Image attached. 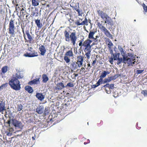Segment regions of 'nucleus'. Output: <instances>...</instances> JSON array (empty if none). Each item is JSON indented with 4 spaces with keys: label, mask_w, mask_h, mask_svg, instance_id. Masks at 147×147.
<instances>
[{
    "label": "nucleus",
    "mask_w": 147,
    "mask_h": 147,
    "mask_svg": "<svg viewBox=\"0 0 147 147\" xmlns=\"http://www.w3.org/2000/svg\"><path fill=\"white\" fill-rule=\"evenodd\" d=\"M40 78H36V79H34L32 81H30L28 83V84L30 85H32L33 84H37L40 83Z\"/></svg>",
    "instance_id": "obj_13"
},
{
    "label": "nucleus",
    "mask_w": 147,
    "mask_h": 147,
    "mask_svg": "<svg viewBox=\"0 0 147 147\" xmlns=\"http://www.w3.org/2000/svg\"><path fill=\"white\" fill-rule=\"evenodd\" d=\"M143 8L144 10L146 11L147 9V6L144 3H143L142 5Z\"/></svg>",
    "instance_id": "obj_43"
},
{
    "label": "nucleus",
    "mask_w": 147,
    "mask_h": 147,
    "mask_svg": "<svg viewBox=\"0 0 147 147\" xmlns=\"http://www.w3.org/2000/svg\"><path fill=\"white\" fill-rule=\"evenodd\" d=\"M39 50L40 52V54L42 55H44L46 51L44 45H42L39 48Z\"/></svg>",
    "instance_id": "obj_9"
},
{
    "label": "nucleus",
    "mask_w": 147,
    "mask_h": 147,
    "mask_svg": "<svg viewBox=\"0 0 147 147\" xmlns=\"http://www.w3.org/2000/svg\"><path fill=\"white\" fill-rule=\"evenodd\" d=\"M64 34L65 37V40L67 42L70 41V32L65 30L64 32Z\"/></svg>",
    "instance_id": "obj_10"
},
{
    "label": "nucleus",
    "mask_w": 147,
    "mask_h": 147,
    "mask_svg": "<svg viewBox=\"0 0 147 147\" xmlns=\"http://www.w3.org/2000/svg\"><path fill=\"white\" fill-rule=\"evenodd\" d=\"M77 5H78V7H77V5H76V7L75 6L74 7V10H76V11H77V10H79V4L78 3H77Z\"/></svg>",
    "instance_id": "obj_44"
},
{
    "label": "nucleus",
    "mask_w": 147,
    "mask_h": 147,
    "mask_svg": "<svg viewBox=\"0 0 147 147\" xmlns=\"http://www.w3.org/2000/svg\"><path fill=\"white\" fill-rule=\"evenodd\" d=\"M73 53L72 51L71 50L69 51L66 53L65 54V55L66 56H69L70 57L72 56L73 55Z\"/></svg>",
    "instance_id": "obj_32"
},
{
    "label": "nucleus",
    "mask_w": 147,
    "mask_h": 147,
    "mask_svg": "<svg viewBox=\"0 0 147 147\" xmlns=\"http://www.w3.org/2000/svg\"><path fill=\"white\" fill-rule=\"evenodd\" d=\"M87 20V19L85 18L84 20L82 21V22H84V25L88 23Z\"/></svg>",
    "instance_id": "obj_51"
},
{
    "label": "nucleus",
    "mask_w": 147,
    "mask_h": 147,
    "mask_svg": "<svg viewBox=\"0 0 147 147\" xmlns=\"http://www.w3.org/2000/svg\"><path fill=\"white\" fill-rule=\"evenodd\" d=\"M22 31L23 33V34H24V38H25V39H26V38L25 37V33H24V29H22Z\"/></svg>",
    "instance_id": "obj_58"
},
{
    "label": "nucleus",
    "mask_w": 147,
    "mask_h": 147,
    "mask_svg": "<svg viewBox=\"0 0 147 147\" xmlns=\"http://www.w3.org/2000/svg\"><path fill=\"white\" fill-rule=\"evenodd\" d=\"M96 63V60H94L93 61L92 63V65L94 64H95V63Z\"/></svg>",
    "instance_id": "obj_61"
},
{
    "label": "nucleus",
    "mask_w": 147,
    "mask_h": 147,
    "mask_svg": "<svg viewBox=\"0 0 147 147\" xmlns=\"http://www.w3.org/2000/svg\"><path fill=\"white\" fill-rule=\"evenodd\" d=\"M42 82L46 83L49 80V78L47 75L44 74L42 75Z\"/></svg>",
    "instance_id": "obj_20"
},
{
    "label": "nucleus",
    "mask_w": 147,
    "mask_h": 147,
    "mask_svg": "<svg viewBox=\"0 0 147 147\" xmlns=\"http://www.w3.org/2000/svg\"><path fill=\"white\" fill-rule=\"evenodd\" d=\"M44 110V107L40 106L36 109V112L39 114H41L43 113Z\"/></svg>",
    "instance_id": "obj_15"
},
{
    "label": "nucleus",
    "mask_w": 147,
    "mask_h": 147,
    "mask_svg": "<svg viewBox=\"0 0 147 147\" xmlns=\"http://www.w3.org/2000/svg\"><path fill=\"white\" fill-rule=\"evenodd\" d=\"M9 84L12 88L16 90H19L21 88L20 82L13 75L9 81Z\"/></svg>",
    "instance_id": "obj_2"
},
{
    "label": "nucleus",
    "mask_w": 147,
    "mask_h": 147,
    "mask_svg": "<svg viewBox=\"0 0 147 147\" xmlns=\"http://www.w3.org/2000/svg\"><path fill=\"white\" fill-rule=\"evenodd\" d=\"M35 22L38 28H41L42 27V24L40 22V20L38 19L36 20Z\"/></svg>",
    "instance_id": "obj_17"
},
{
    "label": "nucleus",
    "mask_w": 147,
    "mask_h": 147,
    "mask_svg": "<svg viewBox=\"0 0 147 147\" xmlns=\"http://www.w3.org/2000/svg\"><path fill=\"white\" fill-rule=\"evenodd\" d=\"M25 32L27 35L28 39L30 41H31L33 39V38L32 36L30 34L28 30H26Z\"/></svg>",
    "instance_id": "obj_24"
},
{
    "label": "nucleus",
    "mask_w": 147,
    "mask_h": 147,
    "mask_svg": "<svg viewBox=\"0 0 147 147\" xmlns=\"http://www.w3.org/2000/svg\"><path fill=\"white\" fill-rule=\"evenodd\" d=\"M85 69V68L84 67H82L81 68V69H80V73H79V74H82V73L81 72V71H84Z\"/></svg>",
    "instance_id": "obj_52"
},
{
    "label": "nucleus",
    "mask_w": 147,
    "mask_h": 147,
    "mask_svg": "<svg viewBox=\"0 0 147 147\" xmlns=\"http://www.w3.org/2000/svg\"><path fill=\"white\" fill-rule=\"evenodd\" d=\"M98 86H97V84H95L93 85V88H95Z\"/></svg>",
    "instance_id": "obj_59"
},
{
    "label": "nucleus",
    "mask_w": 147,
    "mask_h": 147,
    "mask_svg": "<svg viewBox=\"0 0 147 147\" xmlns=\"http://www.w3.org/2000/svg\"><path fill=\"white\" fill-rule=\"evenodd\" d=\"M107 41L108 42L107 44L108 45L109 49H111L112 48V47L113 45V44L111 42V41L109 39L107 40Z\"/></svg>",
    "instance_id": "obj_25"
},
{
    "label": "nucleus",
    "mask_w": 147,
    "mask_h": 147,
    "mask_svg": "<svg viewBox=\"0 0 147 147\" xmlns=\"http://www.w3.org/2000/svg\"><path fill=\"white\" fill-rule=\"evenodd\" d=\"M57 86L58 89H61L65 87L63 83L62 82L59 83L57 85Z\"/></svg>",
    "instance_id": "obj_28"
},
{
    "label": "nucleus",
    "mask_w": 147,
    "mask_h": 147,
    "mask_svg": "<svg viewBox=\"0 0 147 147\" xmlns=\"http://www.w3.org/2000/svg\"><path fill=\"white\" fill-rule=\"evenodd\" d=\"M105 90L107 93L108 94H110L111 93V90L109 89L108 90L107 89H106V88H105Z\"/></svg>",
    "instance_id": "obj_49"
},
{
    "label": "nucleus",
    "mask_w": 147,
    "mask_h": 147,
    "mask_svg": "<svg viewBox=\"0 0 147 147\" xmlns=\"http://www.w3.org/2000/svg\"><path fill=\"white\" fill-rule=\"evenodd\" d=\"M99 28L101 30L104 32L107 30V29L104 26L101 24L100 25Z\"/></svg>",
    "instance_id": "obj_35"
},
{
    "label": "nucleus",
    "mask_w": 147,
    "mask_h": 147,
    "mask_svg": "<svg viewBox=\"0 0 147 147\" xmlns=\"http://www.w3.org/2000/svg\"><path fill=\"white\" fill-rule=\"evenodd\" d=\"M82 19H80L79 20H77L75 22V24H76L77 26H78L81 25H84V22H80L82 21Z\"/></svg>",
    "instance_id": "obj_16"
},
{
    "label": "nucleus",
    "mask_w": 147,
    "mask_h": 147,
    "mask_svg": "<svg viewBox=\"0 0 147 147\" xmlns=\"http://www.w3.org/2000/svg\"><path fill=\"white\" fill-rule=\"evenodd\" d=\"M64 59L67 63H68L70 62V59L68 57L66 56L65 55L64 57Z\"/></svg>",
    "instance_id": "obj_36"
},
{
    "label": "nucleus",
    "mask_w": 147,
    "mask_h": 147,
    "mask_svg": "<svg viewBox=\"0 0 147 147\" xmlns=\"http://www.w3.org/2000/svg\"><path fill=\"white\" fill-rule=\"evenodd\" d=\"M12 123L15 127H20L22 126L21 123L15 119H12Z\"/></svg>",
    "instance_id": "obj_7"
},
{
    "label": "nucleus",
    "mask_w": 147,
    "mask_h": 147,
    "mask_svg": "<svg viewBox=\"0 0 147 147\" xmlns=\"http://www.w3.org/2000/svg\"><path fill=\"white\" fill-rule=\"evenodd\" d=\"M77 61L76 63L77 64L78 63H83V57L81 56H78L77 57Z\"/></svg>",
    "instance_id": "obj_27"
},
{
    "label": "nucleus",
    "mask_w": 147,
    "mask_h": 147,
    "mask_svg": "<svg viewBox=\"0 0 147 147\" xmlns=\"http://www.w3.org/2000/svg\"><path fill=\"white\" fill-rule=\"evenodd\" d=\"M24 56L26 57H36L38 56L37 53L36 52H34V53H30L25 54Z\"/></svg>",
    "instance_id": "obj_11"
},
{
    "label": "nucleus",
    "mask_w": 147,
    "mask_h": 147,
    "mask_svg": "<svg viewBox=\"0 0 147 147\" xmlns=\"http://www.w3.org/2000/svg\"><path fill=\"white\" fill-rule=\"evenodd\" d=\"M32 47H30V48H28V50L30 51H32Z\"/></svg>",
    "instance_id": "obj_62"
},
{
    "label": "nucleus",
    "mask_w": 147,
    "mask_h": 147,
    "mask_svg": "<svg viewBox=\"0 0 147 147\" xmlns=\"http://www.w3.org/2000/svg\"><path fill=\"white\" fill-rule=\"evenodd\" d=\"M7 83L3 84L0 86V90H1L5 88L7 86Z\"/></svg>",
    "instance_id": "obj_37"
},
{
    "label": "nucleus",
    "mask_w": 147,
    "mask_h": 147,
    "mask_svg": "<svg viewBox=\"0 0 147 147\" xmlns=\"http://www.w3.org/2000/svg\"><path fill=\"white\" fill-rule=\"evenodd\" d=\"M98 13L100 16L101 18L104 19L108 15L106 13L103 12L102 11L98 10L97 11Z\"/></svg>",
    "instance_id": "obj_8"
},
{
    "label": "nucleus",
    "mask_w": 147,
    "mask_h": 147,
    "mask_svg": "<svg viewBox=\"0 0 147 147\" xmlns=\"http://www.w3.org/2000/svg\"><path fill=\"white\" fill-rule=\"evenodd\" d=\"M10 122H10V120H8V121H7V123H8V124H10Z\"/></svg>",
    "instance_id": "obj_63"
},
{
    "label": "nucleus",
    "mask_w": 147,
    "mask_h": 147,
    "mask_svg": "<svg viewBox=\"0 0 147 147\" xmlns=\"http://www.w3.org/2000/svg\"><path fill=\"white\" fill-rule=\"evenodd\" d=\"M92 42V40L90 39H87L85 40L83 44L82 45H89Z\"/></svg>",
    "instance_id": "obj_22"
},
{
    "label": "nucleus",
    "mask_w": 147,
    "mask_h": 147,
    "mask_svg": "<svg viewBox=\"0 0 147 147\" xmlns=\"http://www.w3.org/2000/svg\"><path fill=\"white\" fill-rule=\"evenodd\" d=\"M118 49L122 57L125 60L129 61V65L133 66L136 62V56L131 53H127L120 46H118Z\"/></svg>",
    "instance_id": "obj_1"
},
{
    "label": "nucleus",
    "mask_w": 147,
    "mask_h": 147,
    "mask_svg": "<svg viewBox=\"0 0 147 147\" xmlns=\"http://www.w3.org/2000/svg\"><path fill=\"white\" fill-rule=\"evenodd\" d=\"M82 63H78V64H77V65H78V67H80L82 65Z\"/></svg>",
    "instance_id": "obj_54"
},
{
    "label": "nucleus",
    "mask_w": 147,
    "mask_h": 147,
    "mask_svg": "<svg viewBox=\"0 0 147 147\" xmlns=\"http://www.w3.org/2000/svg\"><path fill=\"white\" fill-rule=\"evenodd\" d=\"M70 40L71 42L73 45H75L76 44V41L77 39V37L76 36V32H73L71 33L70 35Z\"/></svg>",
    "instance_id": "obj_5"
},
{
    "label": "nucleus",
    "mask_w": 147,
    "mask_h": 147,
    "mask_svg": "<svg viewBox=\"0 0 147 147\" xmlns=\"http://www.w3.org/2000/svg\"><path fill=\"white\" fill-rule=\"evenodd\" d=\"M15 28L14 26V22L13 20L11 19L9 22V33L13 35L15 32Z\"/></svg>",
    "instance_id": "obj_4"
},
{
    "label": "nucleus",
    "mask_w": 147,
    "mask_h": 147,
    "mask_svg": "<svg viewBox=\"0 0 147 147\" xmlns=\"http://www.w3.org/2000/svg\"><path fill=\"white\" fill-rule=\"evenodd\" d=\"M110 72L107 71H104L101 74L100 76V78H105L106 76L107 75L109 74Z\"/></svg>",
    "instance_id": "obj_19"
},
{
    "label": "nucleus",
    "mask_w": 147,
    "mask_h": 147,
    "mask_svg": "<svg viewBox=\"0 0 147 147\" xmlns=\"http://www.w3.org/2000/svg\"><path fill=\"white\" fill-rule=\"evenodd\" d=\"M93 39L94 40V41L96 42H97L98 41H99V39H98L97 38H94V39Z\"/></svg>",
    "instance_id": "obj_53"
},
{
    "label": "nucleus",
    "mask_w": 147,
    "mask_h": 147,
    "mask_svg": "<svg viewBox=\"0 0 147 147\" xmlns=\"http://www.w3.org/2000/svg\"><path fill=\"white\" fill-rule=\"evenodd\" d=\"M67 86L70 87H73L74 85L73 84L69 82L67 84Z\"/></svg>",
    "instance_id": "obj_45"
},
{
    "label": "nucleus",
    "mask_w": 147,
    "mask_h": 147,
    "mask_svg": "<svg viewBox=\"0 0 147 147\" xmlns=\"http://www.w3.org/2000/svg\"><path fill=\"white\" fill-rule=\"evenodd\" d=\"M109 84H107L105 85H104L102 87V88L103 87H105L106 88V87H108L109 88Z\"/></svg>",
    "instance_id": "obj_50"
},
{
    "label": "nucleus",
    "mask_w": 147,
    "mask_h": 147,
    "mask_svg": "<svg viewBox=\"0 0 147 147\" xmlns=\"http://www.w3.org/2000/svg\"><path fill=\"white\" fill-rule=\"evenodd\" d=\"M32 138L33 140H35V138H34V136H33L32 137Z\"/></svg>",
    "instance_id": "obj_64"
},
{
    "label": "nucleus",
    "mask_w": 147,
    "mask_h": 147,
    "mask_svg": "<svg viewBox=\"0 0 147 147\" xmlns=\"http://www.w3.org/2000/svg\"><path fill=\"white\" fill-rule=\"evenodd\" d=\"M112 80L111 77L108 78L107 79H104L103 80V83L105 84L106 83L110 82Z\"/></svg>",
    "instance_id": "obj_33"
},
{
    "label": "nucleus",
    "mask_w": 147,
    "mask_h": 147,
    "mask_svg": "<svg viewBox=\"0 0 147 147\" xmlns=\"http://www.w3.org/2000/svg\"><path fill=\"white\" fill-rule=\"evenodd\" d=\"M36 96L39 100L40 101H42L43 100L45 97V95L40 93H37L36 94Z\"/></svg>",
    "instance_id": "obj_12"
},
{
    "label": "nucleus",
    "mask_w": 147,
    "mask_h": 147,
    "mask_svg": "<svg viewBox=\"0 0 147 147\" xmlns=\"http://www.w3.org/2000/svg\"><path fill=\"white\" fill-rule=\"evenodd\" d=\"M5 109L4 102L1 101L0 103V112H3Z\"/></svg>",
    "instance_id": "obj_18"
},
{
    "label": "nucleus",
    "mask_w": 147,
    "mask_h": 147,
    "mask_svg": "<svg viewBox=\"0 0 147 147\" xmlns=\"http://www.w3.org/2000/svg\"><path fill=\"white\" fill-rule=\"evenodd\" d=\"M141 93L144 96H147V90H143L142 91Z\"/></svg>",
    "instance_id": "obj_40"
},
{
    "label": "nucleus",
    "mask_w": 147,
    "mask_h": 147,
    "mask_svg": "<svg viewBox=\"0 0 147 147\" xmlns=\"http://www.w3.org/2000/svg\"><path fill=\"white\" fill-rule=\"evenodd\" d=\"M71 65H72V68L73 69H75L77 68V63L76 62H73L71 63Z\"/></svg>",
    "instance_id": "obj_34"
},
{
    "label": "nucleus",
    "mask_w": 147,
    "mask_h": 147,
    "mask_svg": "<svg viewBox=\"0 0 147 147\" xmlns=\"http://www.w3.org/2000/svg\"><path fill=\"white\" fill-rule=\"evenodd\" d=\"M112 48H111V49H109V50L110 51V53L111 54H113V50H112Z\"/></svg>",
    "instance_id": "obj_56"
},
{
    "label": "nucleus",
    "mask_w": 147,
    "mask_h": 147,
    "mask_svg": "<svg viewBox=\"0 0 147 147\" xmlns=\"http://www.w3.org/2000/svg\"><path fill=\"white\" fill-rule=\"evenodd\" d=\"M114 60L117 61V63L118 65H119L121 63L124 64L127 63L129 66V61L124 59L122 57H119L120 53H116L113 54V53Z\"/></svg>",
    "instance_id": "obj_3"
},
{
    "label": "nucleus",
    "mask_w": 147,
    "mask_h": 147,
    "mask_svg": "<svg viewBox=\"0 0 147 147\" xmlns=\"http://www.w3.org/2000/svg\"><path fill=\"white\" fill-rule=\"evenodd\" d=\"M102 83V78H100L96 84H97V86H99Z\"/></svg>",
    "instance_id": "obj_38"
},
{
    "label": "nucleus",
    "mask_w": 147,
    "mask_h": 147,
    "mask_svg": "<svg viewBox=\"0 0 147 147\" xmlns=\"http://www.w3.org/2000/svg\"><path fill=\"white\" fill-rule=\"evenodd\" d=\"M84 51L86 52L85 55L87 57L88 59H89L90 58V56L91 55V49H88L87 50H84Z\"/></svg>",
    "instance_id": "obj_21"
},
{
    "label": "nucleus",
    "mask_w": 147,
    "mask_h": 147,
    "mask_svg": "<svg viewBox=\"0 0 147 147\" xmlns=\"http://www.w3.org/2000/svg\"><path fill=\"white\" fill-rule=\"evenodd\" d=\"M95 33V32L90 31L88 36L89 38L90 39H94L93 36Z\"/></svg>",
    "instance_id": "obj_23"
},
{
    "label": "nucleus",
    "mask_w": 147,
    "mask_h": 147,
    "mask_svg": "<svg viewBox=\"0 0 147 147\" xmlns=\"http://www.w3.org/2000/svg\"><path fill=\"white\" fill-rule=\"evenodd\" d=\"M17 79H20L23 78V76L22 74L20 72H18L14 76Z\"/></svg>",
    "instance_id": "obj_30"
},
{
    "label": "nucleus",
    "mask_w": 147,
    "mask_h": 147,
    "mask_svg": "<svg viewBox=\"0 0 147 147\" xmlns=\"http://www.w3.org/2000/svg\"><path fill=\"white\" fill-rule=\"evenodd\" d=\"M84 47H85L84 50H87L88 49H91V46L89 45H84Z\"/></svg>",
    "instance_id": "obj_41"
},
{
    "label": "nucleus",
    "mask_w": 147,
    "mask_h": 147,
    "mask_svg": "<svg viewBox=\"0 0 147 147\" xmlns=\"http://www.w3.org/2000/svg\"><path fill=\"white\" fill-rule=\"evenodd\" d=\"M105 34L108 37L112 38L113 35H111L110 32L107 30L106 31L104 32Z\"/></svg>",
    "instance_id": "obj_26"
},
{
    "label": "nucleus",
    "mask_w": 147,
    "mask_h": 147,
    "mask_svg": "<svg viewBox=\"0 0 147 147\" xmlns=\"http://www.w3.org/2000/svg\"><path fill=\"white\" fill-rule=\"evenodd\" d=\"M143 70H138L136 71V73L138 74H141L143 71Z\"/></svg>",
    "instance_id": "obj_46"
},
{
    "label": "nucleus",
    "mask_w": 147,
    "mask_h": 147,
    "mask_svg": "<svg viewBox=\"0 0 147 147\" xmlns=\"http://www.w3.org/2000/svg\"><path fill=\"white\" fill-rule=\"evenodd\" d=\"M82 45L83 44L82 41L80 42L79 44V45L80 46H82Z\"/></svg>",
    "instance_id": "obj_60"
},
{
    "label": "nucleus",
    "mask_w": 147,
    "mask_h": 147,
    "mask_svg": "<svg viewBox=\"0 0 147 147\" xmlns=\"http://www.w3.org/2000/svg\"><path fill=\"white\" fill-rule=\"evenodd\" d=\"M7 135L8 136H11V134L9 132H7Z\"/></svg>",
    "instance_id": "obj_57"
},
{
    "label": "nucleus",
    "mask_w": 147,
    "mask_h": 147,
    "mask_svg": "<svg viewBox=\"0 0 147 147\" xmlns=\"http://www.w3.org/2000/svg\"><path fill=\"white\" fill-rule=\"evenodd\" d=\"M8 70V67L7 66H4L1 69L2 73L4 74L6 73Z\"/></svg>",
    "instance_id": "obj_31"
},
{
    "label": "nucleus",
    "mask_w": 147,
    "mask_h": 147,
    "mask_svg": "<svg viewBox=\"0 0 147 147\" xmlns=\"http://www.w3.org/2000/svg\"><path fill=\"white\" fill-rule=\"evenodd\" d=\"M77 11L78 13V14L79 16H82V14H83L81 10H77Z\"/></svg>",
    "instance_id": "obj_42"
},
{
    "label": "nucleus",
    "mask_w": 147,
    "mask_h": 147,
    "mask_svg": "<svg viewBox=\"0 0 147 147\" xmlns=\"http://www.w3.org/2000/svg\"><path fill=\"white\" fill-rule=\"evenodd\" d=\"M24 11V8H22V9H21V12H20V13H22L23 14L24 13V12L23 11Z\"/></svg>",
    "instance_id": "obj_55"
},
{
    "label": "nucleus",
    "mask_w": 147,
    "mask_h": 147,
    "mask_svg": "<svg viewBox=\"0 0 147 147\" xmlns=\"http://www.w3.org/2000/svg\"><path fill=\"white\" fill-rule=\"evenodd\" d=\"M25 90L29 93H32L33 92V90L32 88L30 86H28L25 87Z\"/></svg>",
    "instance_id": "obj_14"
},
{
    "label": "nucleus",
    "mask_w": 147,
    "mask_h": 147,
    "mask_svg": "<svg viewBox=\"0 0 147 147\" xmlns=\"http://www.w3.org/2000/svg\"><path fill=\"white\" fill-rule=\"evenodd\" d=\"M113 60L114 59L113 58H111L110 59L109 62L112 64H113Z\"/></svg>",
    "instance_id": "obj_47"
},
{
    "label": "nucleus",
    "mask_w": 147,
    "mask_h": 147,
    "mask_svg": "<svg viewBox=\"0 0 147 147\" xmlns=\"http://www.w3.org/2000/svg\"><path fill=\"white\" fill-rule=\"evenodd\" d=\"M105 23L111 26L113 25V20L111 18L109 17L108 15L105 18Z\"/></svg>",
    "instance_id": "obj_6"
},
{
    "label": "nucleus",
    "mask_w": 147,
    "mask_h": 147,
    "mask_svg": "<svg viewBox=\"0 0 147 147\" xmlns=\"http://www.w3.org/2000/svg\"><path fill=\"white\" fill-rule=\"evenodd\" d=\"M32 5L34 6L38 5L39 4V0H32Z\"/></svg>",
    "instance_id": "obj_29"
},
{
    "label": "nucleus",
    "mask_w": 147,
    "mask_h": 147,
    "mask_svg": "<svg viewBox=\"0 0 147 147\" xmlns=\"http://www.w3.org/2000/svg\"><path fill=\"white\" fill-rule=\"evenodd\" d=\"M23 106L21 104L18 105V111H20L21 110H22V109H23Z\"/></svg>",
    "instance_id": "obj_39"
},
{
    "label": "nucleus",
    "mask_w": 147,
    "mask_h": 147,
    "mask_svg": "<svg viewBox=\"0 0 147 147\" xmlns=\"http://www.w3.org/2000/svg\"><path fill=\"white\" fill-rule=\"evenodd\" d=\"M114 84H109V89L110 90V89H113L114 88Z\"/></svg>",
    "instance_id": "obj_48"
}]
</instances>
